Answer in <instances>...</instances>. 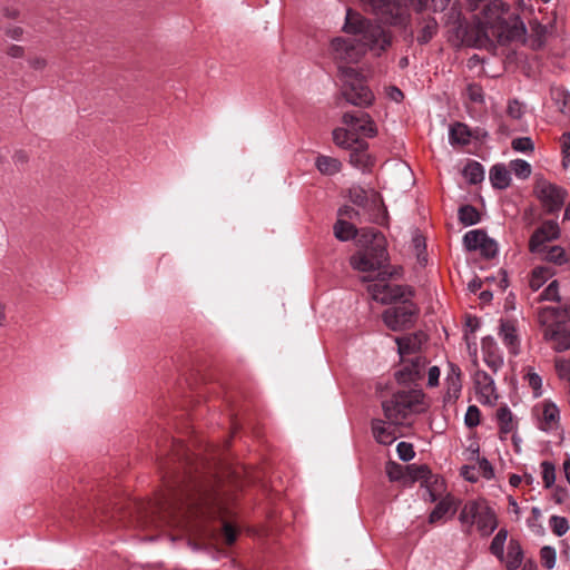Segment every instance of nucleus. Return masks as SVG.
I'll list each match as a JSON object with an SVG mask.
<instances>
[{"mask_svg": "<svg viewBox=\"0 0 570 570\" xmlns=\"http://www.w3.org/2000/svg\"><path fill=\"white\" fill-rule=\"evenodd\" d=\"M225 508L222 499L210 488L199 483L186 485L166 500L161 508V518L168 525L183 528L203 538H214L217 529L209 521L222 520L225 541L232 544L236 540L235 529L224 520Z\"/></svg>", "mask_w": 570, "mask_h": 570, "instance_id": "obj_1", "label": "nucleus"}, {"mask_svg": "<svg viewBox=\"0 0 570 570\" xmlns=\"http://www.w3.org/2000/svg\"><path fill=\"white\" fill-rule=\"evenodd\" d=\"M343 31L352 36L336 37L330 43V56L341 68H350L361 61L367 51L381 55L391 45V36L376 22L364 18L352 9L346 10Z\"/></svg>", "mask_w": 570, "mask_h": 570, "instance_id": "obj_2", "label": "nucleus"}, {"mask_svg": "<svg viewBox=\"0 0 570 570\" xmlns=\"http://www.w3.org/2000/svg\"><path fill=\"white\" fill-rule=\"evenodd\" d=\"M357 246L363 248L351 256V266L358 272H375L387 262L384 237L374 228L362 229Z\"/></svg>", "mask_w": 570, "mask_h": 570, "instance_id": "obj_3", "label": "nucleus"}, {"mask_svg": "<svg viewBox=\"0 0 570 570\" xmlns=\"http://www.w3.org/2000/svg\"><path fill=\"white\" fill-rule=\"evenodd\" d=\"M538 320L542 326L543 338L553 351L561 353L570 350V328L566 324L570 320V306L562 309L556 306L542 307Z\"/></svg>", "mask_w": 570, "mask_h": 570, "instance_id": "obj_4", "label": "nucleus"}, {"mask_svg": "<svg viewBox=\"0 0 570 570\" xmlns=\"http://www.w3.org/2000/svg\"><path fill=\"white\" fill-rule=\"evenodd\" d=\"M423 399L421 390L397 391L382 402L384 416L391 424L403 425L412 414L424 409Z\"/></svg>", "mask_w": 570, "mask_h": 570, "instance_id": "obj_5", "label": "nucleus"}, {"mask_svg": "<svg viewBox=\"0 0 570 570\" xmlns=\"http://www.w3.org/2000/svg\"><path fill=\"white\" fill-rule=\"evenodd\" d=\"M459 521L466 533L476 525L481 535H490L498 527L495 512L483 500L466 502L459 515Z\"/></svg>", "mask_w": 570, "mask_h": 570, "instance_id": "obj_6", "label": "nucleus"}, {"mask_svg": "<svg viewBox=\"0 0 570 570\" xmlns=\"http://www.w3.org/2000/svg\"><path fill=\"white\" fill-rule=\"evenodd\" d=\"M384 22L393 26H403L409 18V7L422 9L426 0H361Z\"/></svg>", "mask_w": 570, "mask_h": 570, "instance_id": "obj_7", "label": "nucleus"}, {"mask_svg": "<svg viewBox=\"0 0 570 570\" xmlns=\"http://www.w3.org/2000/svg\"><path fill=\"white\" fill-rule=\"evenodd\" d=\"M470 7L473 11L480 9L475 14L480 32L485 37L495 36L504 22V4L501 0H471Z\"/></svg>", "mask_w": 570, "mask_h": 570, "instance_id": "obj_8", "label": "nucleus"}, {"mask_svg": "<svg viewBox=\"0 0 570 570\" xmlns=\"http://www.w3.org/2000/svg\"><path fill=\"white\" fill-rule=\"evenodd\" d=\"M340 79L342 95L348 104L357 107H368L373 104V92L354 68H341Z\"/></svg>", "mask_w": 570, "mask_h": 570, "instance_id": "obj_9", "label": "nucleus"}, {"mask_svg": "<svg viewBox=\"0 0 570 570\" xmlns=\"http://www.w3.org/2000/svg\"><path fill=\"white\" fill-rule=\"evenodd\" d=\"M419 308L411 301H403L400 305L384 311L382 317L384 324L394 332L411 327L416 318Z\"/></svg>", "mask_w": 570, "mask_h": 570, "instance_id": "obj_10", "label": "nucleus"}, {"mask_svg": "<svg viewBox=\"0 0 570 570\" xmlns=\"http://www.w3.org/2000/svg\"><path fill=\"white\" fill-rule=\"evenodd\" d=\"M535 194L549 213L559 210L567 198L564 188L549 181H539L535 186Z\"/></svg>", "mask_w": 570, "mask_h": 570, "instance_id": "obj_11", "label": "nucleus"}, {"mask_svg": "<svg viewBox=\"0 0 570 570\" xmlns=\"http://www.w3.org/2000/svg\"><path fill=\"white\" fill-rule=\"evenodd\" d=\"M464 247L469 252L479 250L487 258H492L498 254V244L490 238L482 229H473L463 236Z\"/></svg>", "mask_w": 570, "mask_h": 570, "instance_id": "obj_12", "label": "nucleus"}, {"mask_svg": "<svg viewBox=\"0 0 570 570\" xmlns=\"http://www.w3.org/2000/svg\"><path fill=\"white\" fill-rule=\"evenodd\" d=\"M342 122L352 128L358 139L360 137L373 138L377 135V126L367 112H345Z\"/></svg>", "mask_w": 570, "mask_h": 570, "instance_id": "obj_13", "label": "nucleus"}, {"mask_svg": "<svg viewBox=\"0 0 570 570\" xmlns=\"http://www.w3.org/2000/svg\"><path fill=\"white\" fill-rule=\"evenodd\" d=\"M405 288L401 285L389 284L380 279L368 285L371 297L382 304H390L405 296Z\"/></svg>", "mask_w": 570, "mask_h": 570, "instance_id": "obj_14", "label": "nucleus"}, {"mask_svg": "<svg viewBox=\"0 0 570 570\" xmlns=\"http://www.w3.org/2000/svg\"><path fill=\"white\" fill-rule=\"evenodd\" d=\"M473 381L479 401L485 405H494L499 395L493 377L479 370L474 373Z\"/></svg>", "mask_w": 570, "mask_h": 570, "instance_id": "obj_15", "label": "nucleus"}, {"mask_svg": "<svg viewBox=\"0 0 570 570\" xmlns=\"http://www.w3.org/2000/svg\"><path fill=\"white\" fill-rule=\"evenodd\" d=\"M404 366L396 373V380L402 384H410L421 380L425 374L428 361L421 355H415L412 358L405 360Z\"/></svg>", "mask_w": 570, "mask_h": 570, "instance_id": "obj_16", "label": "nucleus"}, {"mask_svg": "<svg viewBox=\"0 0 570 570\" xmlns=\"http://www.w3.org/2000/svg\"><path fill=\"white\" fill-rule=\"evenodd\" d=\"M461 370L460 367L449 362L446 365V375L444 379V395L443 401L445 404H453L460 397L462 392V380H461Z\"/></svg>", "mask_w": 570, "mask_h": 570, "instance_id": "obj_17", "label": "nucleus"}, {"mask_svg": "<svg viewBox=\"0 0 570 570\" xmlns=\"http://www.w3.org/2000/svg\"><path fill=\"white\" fill-rule=\"evenodd\" d=\"M481 352L484 363L493 372H498L503 366V355L492 336H487L482 340Z\"/></svg>", "mask_w": 570, "mask_h": 570, "instance_id": "obj_18", "label": "nucleus"}, {"mask_svg": "<svg viewBox=\"0 0 570 570\" xmlns=\"http://www.w3.org/2000/svg\"><path fill=\"white\" fill-rule=\"evenodd\" d=\"M560 228L558 223L553 220L544 222L541 227L532 235L530 239V248L532 252H541V246L546 242L553 240L559 237Z\"/></svg>", "mask_w": 570, "mask_h": 570, "instance_id": "obj_19", "label": "nucleus"}, {"mask_svg": "<svg viewBox=\"0 0 570 570\" xmlns=\"http://www.w3.org/2000/svg\"><path fill=\"white\" fill-rule=\"evenodd\" d=\"M417 478L424 479V483L426 487V499L431 502L439 500L444 492V481L438 475L431 474L430 470L426 466H421L417 469Z\"/></svg>", "mask_w": 570, "mask_h": 570, "instance_id": "obj_20", "label": "nucleus"}, {"mask_svg": "<svg viewBox=\"0 0 570 570\" xmlns=\"http://www.w3.org/2000/svg\"><path fill=\"white\" fill-rule=\"evenodd\" d=\"M538 410L541 411L540 428L543 431H553L559 428L560 411L553 402L544 400L538 405Z\"/></svg>", "mask_w": 570, "mask_h": 570, "instance_id": "obj_21", "label": "nucleus"}, {"mask_svg": "<svg viewBox=\"0 0 570 570\" xmlns=\"http://www.w3.org/2000/svg\"><path fill=\"white\" fill-rule=\"evenodd\" d=\"M499 336L511 355L517 356L520 353V338L514 322L501 321Z\"/></svg>", "mask_w": 570, "mask_h": 570, "instance_id": "obj_22", "label": "nucleus"}, {"mask_svg": "<svg viewBox=\"0 0 570 570\" xmlns=\"http://www.w3.org/2000/svg\"><path fill=\"white\" fill-rule=\"evenodd\" d=\"M400 424H391L387 420H374L372 422V431L375 440L384 445L392 444L397 439V426Z\"/></svg>", "mask_w": 570, "mask_h": 570, "instance_id": "obj_23", "label": "nucleus"}, {"mask_svg": "<svg viewBox=\"0 0 570 570\" xmlns=\"http://www.w3.org/2000/svg\"><path fill=\"white\" fill-rule=\"evenodd\" d=\"M425 341L426 335L423 332H417L403 337H395L397 350L402 358L417 352Z\"/></svg>", "mask_w": 570, "mask_h": 570, "instance_id": "obj_24", "label": "nucleus"}, {"mask_svg": "<svg viewBox=\"0 0 570 570\" xmlns=\"http://www.w3.org/2000/svg\"><path fill=\"white\" fill-rule=\"evenodd\" d=\"M495 419L499 425L501 439H505L509 434L517 431L518 421L507 405L500 406L497 410Z\"/></svg>", "mask_w": 570, "mask_h": 570, "instance_id": "obj_25", "label": "nucleus"}, {"mask_svg": "<svg viewBox=\"0 0 570 570\" xmlns=\"http://www.w3.org/2000/svg\"><path fill=\"white\" fill-rule=\"evenodd\" d=\"M367 142L362 140L352 148L350 154V163L361 170H367L373 165V159L367 153Z\"/></svg>", "mask_w": 570, "mask_h": 570, "instance_id": "obj_26", "label": "nucleus"}, {"mask_svg": "<svg viewBox=\"0 0 570 570\" xmlns=\"http://www.w3.org/2000/svg\"><path fill=\"white\" fill-rule=\"evenodd\" d=\"M333 140L336 146L344 149H352L362 141L356 137V132L345 125L333 130Z\"/></svg>", "mask_w": 570, "mask_h": 570, "instance_id": "obj_27", "label": "nucleus"}, {"mask_svg": "<svg viewBox=\"0 0 570 570\" xmlns=\"http://www.w3.org/2000/svg\"><path fill=\"white\" fill-rule=\"evenodd\" d=\"M523 560V552L518 541L511 540L508 544V552L503 554V560L507 570H517Z\"/></svg>", "mask_w": 570, "mask_h": 570, "instance_id": "obj_28", "label": "nucleus"}, {"mask_svg": "<svg viewBox=\"0 0 570 570\" xmlns=\"http://www.w3.org/2000/svg\"><path fill=\"white\" fill-rule=\"evenodd\" d=\"M350 198L354 205L358 206L364 212L371 206L377 207L380 203L376 194L372 193L370 199L367 193L361 188H352L350 190Z\"/></svg>", "mask_w": 570, "mask_h": 570, "instance_id": "obj_29", "label": "nucleus"}, {"mask_svg": "<svg viewBox=\"0 0 570 570\" xmlns=\"http://www.w3.org/2000/svg\"><path fill=\"white\" fill-rule=\"evenodd\" d=\"M333 230L335 237L341 242H347L353 238L357 239L362 233V230L358 233L352 223L341 217H338L337 222L335 223Z\"/></svg>", "mask_w": 570, "mask_h": 570, "instance_id": "obj_30", "label": "nucleus"}, {"mask_svg": "<svg viewBox=\"0 0 570 570\" xmlns=\"http://www.w3.org/2000/svg\"><path fill=\"white\" fill-rule=\"evenodd\" d=\"M490 181L494 188L505 189L511 181L510 171L504 165H494L490 170Z\"/></svg>", "mask_w": 570, "mask_h": 570, "instance_id": "obj_31", "label": "nucleus"}, {"mask_svg": "<svg viewBox=\"0 0 570 570\" xmlns=\"http://www.w3.org/2000/svg\"><path fill=\"white\" fill-rule=\"evenodd\" d=\"M454 501L453 498L446 495L442 498L439 503L435 505L433 511L429 517L430 523H435L443 519L448 513H454Z\"/></svg>", "mask_w": 570, "mask_h": 570, "instance_id": "obj_32", "label": "nucleus"}, {"mask_svg": "<svg viewBox=\"0 0 570 570\" xmlns=\"http://www.w3.org/2000/svg\"><path fill=\"white\" fill-rule=\"evenodd\" d=\"M470 130L466 125L456 122L450 127L449 141L451 145H466L470 141Z\"/></svg>", "mask_w": 570, "mask_h": 570, "instance_id": "obj_33", "label": "nucleus"}, {"mask_svg": "<svg viewBox=\"0 0 570 570\" xmlns=\"http://www.w3.org/2000/svg\"><path fill=\"white\" fill-rule=\"evenodd\" d=\"M315 166L324 175H334L341 170L338 159L323 155L316 158Z\"/></svg>", "mask_w": 570, "mask_h": 570, "instance_id": "obj_34", "label": "nucleus"}, {"mask_svg": "<svg viewBox=\"0 0 570 570\" xmlns=\"http://www.w3.org/2000/svg\"><path fill=\"white\" fill-rule=\"evenodd\" d=\"M523 380L532 389L534 397H540L542 395V377L534 371L532 366H527L524 368Z\"/></svg>", "mask_w": 570, "mask_h": 570, "instance_id": "obj_35", "label": "nucleus"}, {"mask_svg": "<svg viewBox=\"0 0 570 570\" xmlns=\"http://www.w3.org/2000/svg\"><path fill=\"white\" fill-rule=\"evenodd\" d=\"M463 176L470 184L481 183L484 178L483 166L478 161H470L463 168Z\"/></svg>", "mask_w": 570, "mask_h": 570, "instance_id": "obj_36", "label": "nucleus"}, {"mask_svg": "<svg viewBox=\"0 0 570 570\" xmlns=\"http://www.w3.org/2000/svg\"><path fill=\"white\" fill-rule=\"evenodd\" d=\"M552 273L548 267H537L533 269L529 285L533 291H538L550 277Z\"/></svg>", "mask_w": 570, "mask_h": 570, "instance_id": "obj_37", "label": "nucleus"}, {"mask_svg": "<svg viewBox=\"0 0 570 570\" xmlns=\"http://www.w3.org/2000/svg\"><path fill=\"white\" fill-rule=\"evenodd\" d=\"M508 538V531L505 529H500L498 533L492 539L490 551L493 556H495L499 560H503L504 554V544Z\"/></svg>", "mask_w": 570, "mask_h": 570, "instance_id": "obj_38", "label": "nucleus"}, {"mask_svg": "<svg viewBox=\"0 0 570 570\" xmlns=\"http://www.w3.org/2000/svg\"><path fill=\"white\" fill-rule=\"evenodd\" d=\"M541 476L543 484L547 489L551 488L556 482V466L549 461H543L540 464Z\"/></svg>", "mask_w": 570, "mask_h": 570, "instance_id": "obj_39", "label": "nucleus"}, {"mask_svg": "<svg viewBox=\"0 0 570 570\" xmlns=\"http://www.w3.org/2000/svg\"><path fill=\"white\" fill-rule=\"evenodd\" d=\"M459 219L465 226H471L479 222V213L474 207L466 205L459 209Z\"/></svg>", "mask_w": 570, "mask_h": 570, "instance_id": "obj_40", "label": "nucleus"}, {"mask_svg": "<svg viewBox=\"0 0 570 570\" xmlns=\"http://www.w3.org/2000/svg\"><path fill=\"white\" fill-rule=\"evenodd\" d=\"M549 527L551 531L558 537H562L569 531L568 520L560 515H552L549 520Z\"/></svg>", "mask_w": 570, "mask_h": 570, "instance_id": "obj_41", "label": "nucleus"}, {"mask_svg": "<svg viewBox=\"0 0 570 570\" xmlns=\"http://www.w3.org/2000/svg\"><path fill=\"white\" fill-rule=\"evenodd\" d=\"M540 560L544 568L551 570L556 567L557 553L556 549L550 546H544L540 550Z\"/></svg>", "mask_w": 570, "mask_h": 570, "instance_id": "obj_42", "label": "nucleus"}, {"mask_svg": "<svg viewBox=\"0 0 570 570\" xmlns=\"http://www.w3.org/2000/svg\"><path fill=\"white\" fill-rule=\"evenodd\" d=\"M511 170L519 178H528L531 174V166L523 159L512 160L510 164Z\"/></svg>", "mask_w": 570, "mask_h": 570, "instance_id": "obj_43", "label": "nucleus"}, {"mask_svg": "<svg viewBox=\"0 0 570 570\" xmlns=\"http://www.w3.org/2000/svg\"><path fill=\"white\" fill-rule=\"evenodd\" d=\"M512 148L519 153H532L534 144L530 137H520L512 140Z\"/></svg>", "mask_w": 570, "mask_h": 570, "instance_id": "obj_44", "label": "nucleus"}, {"mask_svg": "<svg viewBox=\"0 0 570 570\" xmlns=\"http://www.w3.org/2000/svg\"><path fill=\"white\" fill-rule=\"evenodd\" d=\"M556 371L561 380L570 381V358L556 360Z\"/></svg>", "mask_w": 570, "mask_h": 570, "instance_id": "obj_45", "label": "nucleus"}, {"mask_svg": "<svg viewBox=\"0 0 570 570\" xmlns=\"http://www.w3.org/2000/svg\"><path fill=\"white\" fill-rule=\"evenodd\" d=\"M464 423L468 428H475L480 424V410L475 405H470L464 416Z\"/></svg>", "mask_w": 570, "mask_h": 570, "instance_id": "obj_46", "label": "nucleus"}, {"mask_svg": "<svg viewBox=\"0 0 570 570\" xmlns=\"http://www.w3.org/2000/svg\"><path fill=\"white\" fill-rule=\"evenodd\" d=\"M385 472L391 481H399L403 478V466L396 462H387Z\"/></svg>", "mask_w": 570, "mask_h": 570, "instance_id": "obj_47", "label": "nucleus"}, {"mask_svg": "<svg viewBox=\"0 0 570 570\" xmlns=\"http://www.w3.org/2000/svg\"><path fill=\"white\" fill-rule=\"evenodd\" d=\"M541 301H558L559 299V287L557 281H552L540 294Z\"/></svg>", "mask_w": 570, "mask_h": 570, "instance_id": "obj_48", "label": "nucleus"}, {"mask_svg": "<svg viewBox=\"0 0 570 570\" xmlns=\"http://www.w3.org/2000/svg\"><path fill=\"white\" fill-rule=\"evenodd\" d=\"M436 30V23L434 21H429L420 31L417 36V41L420 43H426L429 42L432 37L434 36Z\"/></svg>", "mask_w": 570, "mask_h": 570, "instance_id": "obj_49", "label": "nucleus"}, {"mask_svg": "<svg viewBox=\"0 0 570 570\" xmlns=\"http://www.w3.org/2000/svg\"><path fill=\"white\" fill-rule=\"evenodd\" d=\"M396 451L399 458L405 462L412 460L415 455L412 444L407 442H400L396 446Z\"/></svg>", "mask_w": 570, "mask_h": 570, "instance_id": "obj_50", "label": "nucleus"}, {"mask_svg": "<svg viewBox=\"0 0 570 570\" xmlns=\"http://www.w3.org/2000/svg\"><path fill=\"white\" fill-rule=\"evenodd\" d=\"M507 112L512 119H521L524 114V106L518 100H510Z\"/></svg>", "mask_w": 570, "mask_h": 570, "instance_id": "obj_51", "label": "nucleus"}, {"mask_svg": "<svg viewBox=\"0 0 570 570\" xmlns=\"http://www.w3.org/2000/svg\"><path fill=\"white\" fill-rule=\"evenodd\" d=\"M562 165L566 168L570 166V132L562 136Z\"/></svg>", "mask_w": 570, "mask_h": 570, "instance_id": "obj_52", "label": "nucleus"}, {"mask_svg": "<svg viewBox=\"0 0 570 570\" xmlns=\"http://www.w3.org/2000/svg\"><path fill=\"white\" fill-rule=\"evenodd\" d=\"M361 216V212L355 209L353 206H343L338 209V217L344 219L357 220Z\"/></svg>", "mask_w": 570, "mask_h": 570, "instance_id": "obj_53", "label": "nucleus"}, {"mask_svg": "<svg viewBox=\"0 0 570 570\" xmlns=\"http://www.w3.org/2000/svg\"><path fill=\"white\" fill-rule=\"evenodd\" d=\"M478 468L483 478L490 480L494 476L493 468L485 458L479 459Z\"/></svg>", "mask_w": 570, "mask_h": 570, "instance_id": "obj_54", "label": "nucleus"}, {"mask_svg": "<svg viewBox=\"0 0 570 570\" xmlns=\"http://www.w3.org/2000/svg\"><path fill=\"white\" fill-rule=\"evenodd\" d=\"M4 33L8 38L11 40L20 41L23 39L24 36V29L20 26H8L4 29Z\"/></svg>", "mask_w": 570, "mask_h": 570, "instance_id": "obj_55", "label": "nucleus"}, {"mask_svg": "<svg viewBox=\"0 0 570 570\" xmlns=\"http://www.w3.org/2000/svg\"><path fill=\"white\" fill-rule=\"evenodd\" d=\"M547 258L551 262L562 264L566 262L564 250L559 246H552L547 254Z\"/></svg>", "mask_w": 570, "mask_h": 570, "instance_id": "obj_56", "label": "nucleus"}, {"mask_svg": "<svg viewBox=\"0 0 570 570\" xmlns=\"http://www.w3.org/2000/svg\"><path fill=\"white\" fill-rule=\"evenodd\" d=\"M441 371L438 366H431L428 370V385L430 387H435L440 383Z\"/></svg>", "mask_w": 570, "mask_h": 570, "instance_id": "obj_57", "label": "nucleus"}, {"mask_svg": "<svg viewBox=\"0 0 570 570\" xmlns=\"http://www.w3.org/2000/svg\"><path fill=\"white\" fill-rule=\"evenodd\" d=\"M541 517H542V512H541L540 508L533 507L531 509V518L528 520V525L532 529L539 528L540 530H542V527L540 524Z\"/></svg>", "mask_w": 570, "mask_h": 570, "instance_id": "obj_58", "label": "nucleus"}, {"mask_svg": "<svg viewBox=\"0 0 570 570\" xmlns=\"http://www.w3.org/2000/svg\"><path fill=\"white\" fill-rule=\"evenodd\" d=\"M6 52L12 59H22L26 53L24 48L19 45L9 46Z\"/></svg>", "mask_w": 570, "mask_h": 570, "instance_id": "obj_59", "label": "nucleus"}, {"mask_svg": "<svg viewBox=\"0 0 570 570\" xmlns=\"http://www.w3.org/2000/svg\"><path fill=\"white\" fill-rule=\"evenodd\" d=\"M461 475L470 482H476L479 479L478 473L475 472V469L470 465H464L461 468Z\"/></svg>", "mask_w": 570, "mask_h": 570, "instance_id": "obj_60", "label": "nucleus"}, {"mask_svg": "<svg viewBox=\"0 0 570 570\" xmlns=\"http://www.w3.org/2000/svg\"><path fill=\"white\" fill-rule=\"evenodd\" d=\"M468 95L472 101L481 102L483 100L482 90L476 85H470L468 87Z\"/></svg>", "mask_w": 570, "mask_h": 570, "instance_id": "obj_61", "label": "nucleus"}, {"mask_svg": "<svg viewBox=\"0 0 570 570\" xmlns=\"http://www.w3.org/2000/svg\"><path fill=\"white\" fill-rule=\"evenodd\" d=\"M387 96L395 102H400L403 99V92L396 87H390L387 89Z\"/></svg>", "mask_w": 570, "mask_h": 570, "instance_id": "obj_62", "label": "nucleus"}, {"mask_svg": "<svg viewBox=\"0 0 570 570\" xmlns=\"http://www.w3.org/2000/svg\"><path fill=\"white\" fill-rule=\"evenodd\" d=\"M563 474L568 483L570 484V458H567L562 464Z\"/></svg>", "mask_w": 570, "mask_h": 570, "instance_id": "obj_63", "label": "nucleus"}, {"mask_svg": "<svg viewBox=\"0 0 570 570\" xmlns=\"http://www.w3.org/2000/svg\"><path fill=\"white\" fill-rule=\"evenodd\" d=\"M522 481H523V478L521 475H518V474H512L509 478L510 485L514 487V488L519 487Z\"/></svg>", "mask_w": 570, "mask_h": 570, "instance_id": "obj_64", "label": "nucleus"}]
</instances>
